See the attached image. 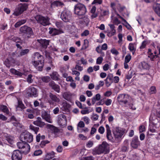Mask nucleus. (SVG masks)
<instances>
[{
    "mask_svg": "<svg viewBox=\"0 0 160 160\" xmlns=\"http://www.w3.org/2000/svg\"><path fill=\"white\" fill-rule=\"evenodd\" d=\"M109 150V145L106 142H103L98 147H96L93 149L92 154L96 155L102 153H107L108 152Z\"/></svg>",
    "mask_w": 160,
    "mask_h": 160,
    "instance_id": "1",
    "label": "nucleus"
},
{
    "mask_svg": "<svg viewBox=\"0 0 160 160\" xmlns=\"http://www.w3.org/2000/svg\"><path fill=\"white\" fill-rule=\"evenodd\" d=\"M74 11L75 14L82 16L84 15L85 13L86 9L83 4L78 3L75 6Z\"/></svg>",
    "mask_w": 160,
    "mask_h": 160,
    "instance_id": "2",
    "label": "nucleus"
},
{
    "mask_svg": "<svg viewBox=\"0 0 160 160\" xmlns=\"http://www.w3.org/2000/svg\"><path fill=\"white\" fill-rule=\"evenodd\" d=\"M37 22L44 26L49 24V19L47 17H43L41 15H38L35 17Z\"/></svg>",
    "mask_w": 160,
    "mask_h": 160,
    "instance_id": "3",
    "label": "nucleus"
},
{
    "mask_svg": "<svg viewBox=\"0 0 160 160\" xmlns=\"http://www.w3.org/2000/svg\"><path fill=\"white\" fill-rule=\"evenodd\" d=\"M20 139L22 142L30 143L33 140V136L29 132H24L21 135Z\"/></svg>",
    "mask_w": 160,
    "mask_h": 160,
    "instance_id": "4",
    "label": "nucleus"
},
{
    "mask_svg": "<svg viewBox=\"0 0 160 160\" xmlns=\"http://www.w3.org/2000/svg\"><path fill=\"white\" fill-rule=\"evenodd\" d=\"M112 132L115 140L118 142L123 135L124 131L119 128L116 127L113 130Z\"/></svg>",
    "mask_w": 160,
    "mask_h": 160,
    "instance_id": "5",
    "label": "nucleus"
},
{
    "mask_svg": "<svg viewBox=\"0 0 160 160\" xmlns=\"http://www.w3.org/2000/svg\"><path fill=\"white\" fill-rule=\"evenodd\" d=\"M27 7L28 5L26 3L19 4L15 9L13 15L16 16H19L26 10Z\"/></svg>",
    "mask_w": 160,
    "mask_h": 160,
    "instance_id": "6",
    "label": "nucleus"
},
{
    "mask_svg": "<svg viewBox=\"0 0 160 160\" xmlns=\"http://www.w3.org/2000/svg\"><path fill=\"white\" fill-rule=\"evenodd\" d=\"M71 14L70 12L67 10H65L62 12L60 18L64 22H70L71 20Z\"/></svg>",
    "mask_w": 160,
    "mask_h": 160,
    "instance_id": "7",
    "label": "nucleus"
},
{
    "mask_svg": "<svg viewBox=\"0 0 160 160\" xmlns=\"http://www.w3.org/2000/svg\"><path fill=\"white\" fill-rule=\"evenodd\" d=\"M111 18L113 23L116 25H118L121 23L120 21L118 19V18H121L124 22H126V20L121 17L117 12H115V13H112Z\"/></svg>",
    "mask_w": 160,
    "mask_h": 160,
    "instance_id": "8",
    "label": "nucleus"
},
{
    "mask_svg": "<svg viewBox=\"0 0 160 160\" xmlns=\"http://www.w3.org/2000/svg\"><path fill=\"white\" fill-rule=\"evenodd\" d=\"M118 99L120 104L126 105L128 101L129 97L128 95L121 94L119 95Z\"/></svg>",
    "mask_w": 160,
    "mask_h": 160,
    "instance_id": "9",
    "label": "nucleus"
},
{
    "mask_svg": "<svg viewBox=\"0 0 160 160\" xmlns=\"http://www.w3.org/2000/svg\"><path fill=\"white\" fill-rule=\"evenodd\" d=\"M58 123L59 124L62 126H65L67 124V119L66 116L63 114H60L58 115Z\"/></svg>",
    "mask_w": 160,
    "mask_h": 160,
    "instance_id": "10",
    "label": "nucleus"
},
{
    "mask_svg": "<svg viewBox=\"0 0 160 160\" xmlns=\"http://www.w3.org/2000/svg\"><path fill=\"white\" fill-rule=\"evenodd\" d=\"M12 160H21L22 158L21 153L19 150H14L12 152Z\"/></svg>",
    "mask_w": 160,
    "mask_h": 160,
    "instance_id": "11",
    "label": "nucleus"
},
{
    "mask_svg": "<svg viewBox=\"0 0 160 160\" xmlns=\"http://www.w3.org/2000/svg\"><path fill=\"white\" fill-rule=\"evenodd\" d=\"M140 142L138 136L134 137L132 139L131 143V146L133 148H137L140 145Z\"/></svg>",
    "mask_w": 160,
    "mask_h": 160,
    "instance_id": "12",
    "label": "nucleus"
},
{
    "mask_svg": "<svg viewBox=\"0 0 160 160\" xmlns=\"http://www.w3.org/2000/svg\"><path fill=\"white\" fill-rule=\"evenodd\" d=\"M28 96L30 97H37L38 93L37 89L33 87H31L28 89Z\"/></svg>",
    "mask_w": 160,
    "mask_h": 160,
    "instance_id": "13",
    "label": "nucleus"
},
{
    "mask_svg": "<svg viewBox=\"0 0 160 160\" xmlns=\"http://www.w3.org/2000/svg\"><path fill=\"white\" fill-rule=\"evenodd\" d=\"M44 60H37L33 61V65L35 67H37L40 71H41L42 68L44 66Z\"/></svg>",
    "mask_w": 160,
    "mask_h": 160,
    "instance_id": "14",
    "label": "nucleus"
},
{
    "mask_svg": "<svg viewBox=\"0 0 160 160\" xmlns=\"http://www.w3.org/2000/svg\"><path fill=\"white\" fill-rule=\"evenodd\" d=\"M20 31L21 32L26 34H32V31L31 28L26 26H24L20 28Z\"/></svg>",
    "mask_w": 160,
    "mask_h": 160,
    "instance_id": "15",
    "label": "nucleus"
},
{
    "mask_svg": "<svg viewBox=\"0 0 160 160\" xmlns=\"http://www.w3.org/2000/svg\"><path fill=\"white\" fill-rule=\"evenodd\" d=\"M105 127L106 130V136L107 139L112 142H114V139L112 136L111 131L109 125L106 124L105 126Z\"/></svg>",
    "mask_w": 160,
    "mask_h": 160,
    "instance_id": "16",
    "label": "nucleus"
},
{
    "mask_svg": "<svg viewBox=\"0 0 160 160\" xmlns=\"http://www.w3.org/2000/svg\"><path fill=\"white\" fill-rule=\"evenodd\" d=\"M42 117L46 121L50 123H52V121L50 116L49 114H48V112L44 111L42 112Z\"/></svg>",
    "mask_w": 160,
    "mask_h": 160,
    "instance_id": "17",
    "label": "nucleus"
},
{
    "mask_svg": "<svg viewBox=\"0 0 160 160\" xmlns=\"http://www.w3.org/2000/svg\"><path fill=\"white\" fill-rule=\"evenodd\" d=\"M152 8L155 12L160 17V4L157 2L154 3Z\"/></svg>",
    "mask_w": 160,
    "mask_h": 160,
    "instance_id": "18",
    "label": "nucleus"
},
{
    "mask_svg": "<svg viewBox=\"0 0 160 160\" xmlns=\"http://www.w3.org/2000/svg\"><path fill=\"white\" fill-rule=\"evenodd\" d=\"M113 76L112 74L108 75L105 80V84L106 87H109L111 85L113 82Z\"/></svg>",
    "mask_w": 160,
    "mask_h": 160,
    "instance_id": "19",
    "label": "nucleus"
},
{
    "mask_svg": "<svg viewBox=\"0 0 160 160\" xmlns=\"http://www.w3.org/2000/svg\"><path fill=\"white\" fill-rule=\"evenodd\" d=\"M158 122V120L156 117L153 114H152L149 118L150 125L151 124L155 125Z\"/></svg>",
    "mask_w": 160,
    "mask_h": 160,
    "instance_id": "20",
    "label": "nucleus"
},
{
    "mask_svg": "<svg viewBox=\"0 0 160 160\" xmlns=\"http://www.w3.org/2000/svg\"><path fill=\"white\" fill-rule=\"evenodd\" d=\"M50 30L49 33L52 34V35H56L61 34L63 32L61 30H58L54 28H49Z\"/></svg>",
    "mask_w": 160,
    "mask_h": 160,
    "instance_id": "21",
    "label": "nucleus"
},
{
    "mask_svg": "<svg viewBox=\"0 0 160 160\" xmlns=\"http://www.w3.org/2000/svg\"><path fill=\"white\" fill-rule=\"evenodd\" d=\"M49 86L54 91L58 93L60 92V87L59 85L56 84L53 81H51L49 83Z\"/></svg>",
    "mask_w": 160,
    "mask_h": 160,
    "instance_id": "22",
    "label": "nucleus"
},
{
    "mask_svg": "<svg viewBox=\"0 0 160 160\" xmlns=\"http://www.w3.org/2000/svg\"><path fill=\"white\" fill-rule=\"evenodd\" d=\"M33 60L34 61L44 60L43 57L38 52L34 53L32 56Z\"/></svg>",
    "mask_w": 160,
    "mask_h": 160,
    "instance_id": "23",
    "label": "nucleus"
},
{
    "mask_svg": "<svg viewBox=\"0 0 160 160\" xmlns=\"http://www.w3.org/2000/svg\"><path fill=\"white\" fill-rule=\"evenodd\" d=\"M37 42L39 43L42 47L46 48L49 44V41L46 39H38Z\"/></svg>",
    "mask_w": 160,
    "mask_h": 160,
    "instance_id": "24",
    "label": "nucleus"
},
{
    "mask_svg": "<svg viewBox=\"0 0 160 160\" xmlns=\"http://www.w3.org/2000/svg\"><path fill=\"white\" fill-rule=\"evenodd\" d=\"M33 124L40 127H42L45 124V123L41 121V118L40 117H38L36 121L33 122Z\"/></svg>",
    "mask_w": 160,
    "mask_h": 160,
    "instance_id": "25",
    "label": "nucleus"
},
{
    "mask_svg": "<svg viewBox=\"0 0 160 160\" xmlns=\"http://www.w3.org/2000/svg\"><path fill=\"white\" fill-rule=\"evenodd\" d=\"M128 48L133 54L136 50V45L134 43H130L128 45Z\"/></svg>",
    "mask_w": 160,
    "mask_h": 160,
    "instance_id": "26",
    "label": "nucleus"
},
{
    "mask_svg": "<svg viewBox=\"0 0 160 160\" xmlns=\"http://www.w3.org/2000/svg\"><path fill=\"white\" fill-rule=\"evenodd\" d=\"M30 147L29 144L27 143L25 144V146L23 147V149L21 150L22 153L24 154H28L30 151Z\"/></svg>",
    "mask_w": 160,
    "mask_h": 160,
    "instance_id": "27",
    "label": "nucleus"
},
{
    "mask_svg": "<svg viewBox=\"0 0 160 160\" xmlns=\"http://www.w3.org/2000/svg\"><path fill=\"white\" fill-rule=\"evenodd\" d=\"M101 99V95L99 93H98L96 95L93 97L92 98V105H94L96 101L100 100Z\"/></svg>",
    "mask_w": 160,
    "mask_h": 160,
    "instance_id": "28",
    "label": "nucleus"
},
{
    "mask_svg": "<svg viewBox=\"0 0 160 160\" xmlns=\"http://www.w3.org/2000/svg\"><path fill=\"white\" fill-rule=\"evenodd\" d=\"M10 72L12 74H14L19 77L21 76L23 74V73L22 72L17 71L14 68H12L10 69Z\"/></svg>",
    "mask_w": 160,
    "mask_h": 160,
    "instance_id": "29",
    "label": "nucleus"
},
{
    "mask_svg": "<svg viewBox=\"0 0 160 160\" xmlns=\"http://www.w3.org/2000/svg\"><path fill=\"white\" fill-rule=\"evenodd\" d=\"M140 64L141 65L142 68L143 69H148L150 68V65L148 63L145 61L141 62Z\"/></svg>",
    "mask_w": 160,
    "mask_h": 160,
    "instance_id": "30",
    "label": "nucleus"
},
{
    "mask_svg": "<svg viewBox=\"0 0 160 160\" xmlns=\"http://www.w3.org/2000/svg\"><path fill=\"white\" fill-rule=\"evenodd\" d=\"M59 75L56 72H53L51 75V78L55 80H59Z\"/></svg>",
    "mask_w": 160,
    "mask_h": 160,
    "instance_id": "31",
    "label": "nucleus"
},
{
    "mask_svg": "<svg viewBox=\"0 0 160 160\" xmlns=\"http://www.w3.org/2000/svg\"><path fill=\"white\" fill-rule=\"evenodd\" d=\"M69 107V105L66 102H63L62 104L61 108L62 111H66Z\"/></svg>",
    "mask_w": 160,
    "mask_h": 160,
    "instance_id": "32",
    "label": "nucleus"
},
{
    "mask_svg": "<svg viewBox=\"0 0 160 160\" xmlns=\"http://www.w3.org/2000/svg\"><path fill=\"white\" fill-rule=\"evenodd\" d=\"M63 5V3L59 1H54L51 3V7L53 6H60Z\"/></svg>",
    "mask_w": 160,
    "mask_h": 160,
    "instance_id": "33",
    "label": "nucleus"
},
{
    "mask_svg": "<svg viewBox=\"0 0 160 160\" xmlns=\"http://www.w3.org/2000/svg\"><path fill=\"white\" fill-rule=\"evenodd\" d=\"M50 98L53 101L56 102H59L60 100L56 95L51 93L49 95Z\"/></svg>",
    "mask_w": 160,
    "mask_h": 160,
    "instance_id": "34",
    "label": "nucleus"
},
{
    "mask_svg": "<svg viewBox=\"0 0 160 160\" xmlns=\"http://www.w3.org/2000/svg\"><path fill=\"white\" fill-rule=\"evenodd\" d=\"M119 4L118 3H115L114 2H112L111 3V7L113 10V12L112 13H115L116 12V9L118 7V5Z\"/></svg>",
    "mask_w": 160,
    "mask_h": 160,
    "instance_id": "35",
    "label": "nucleus"
},
{
    "mask_svg": "<svg viewBox=\"0 0 160 160\" xmlns=\"http://www.w3.org/2000/svg\"><path fill=\"white\" fill-rule=\"evenodd\" d=\"M26 22V20L25 19L22 20L17 22L15 24L14 26L16 28L18 27L21 25L25 23Z\"/></svg>",
    "mask_w": 160,
    "mask_h": 160,
    "instance_id": "36",
    "label": "nucleus"
},
{
    "mask_svg": "<svg viewBox=\"0 0 160 160\" xmlns=\"http://www.w3.org/2000/svg\"><path fill=\"white\" fill-rule=\"evenodd\" d=\"M5 137L6 138V140L9 143H12V142L14 139L13 137L8 135H5Z\"/></svg>",
    "mask_w": 160,
    "mask_h": 160,
    "instance_id": "37",
    "label": "nucleus"
},
{
    "mask_svg": "<svg viewBox=\"0 0 160 160\" xmlns=\"http://www.w3.org/2000/svg\"><path fill=\"white\" fill-rule=\"evenodd\" d=\"M0 108L3 112L8 114L9 113L8 109L6 106L4 105H1Z\"/></svg>",
    "mask_w": 160,
    "mask_h": 160,
    "instance_id": "38",
    "label": "nucleus"
},
{
    "mask_svg": "<svg viewBox=\"0 0 160 160\" xmlns=\"http://www.w3.org/2000/svg\"><path fill=\"white\" fill-rule=\"evenodd\" d=\"M29 128L31 130L33 131L36 134L37 133L39 129V128L35 127L32 125H30Z\"/></svg>",
    "mask_w": 160,
    "mask_h": 160,
    "instance_id": "39",
    "label": "nucleus"
},
{
    "mask_svg": "<svg viewBox=\"0 0 160 160\" xmlns=\"http://www.w3.org/2000/svg\"><path fill=\"white\" fill-rule=\"evenodd\" d=\"M29 51V50L28 49H26L21 50L19 53V56H22L27 54Z\"/></svg>",
    "mask_w": 160,
    "mask_h": 160,
    "instance_id": "40",
    "label": "nucleus"
},
{
    "mask_svg": "<svg viewBox=\"0 0 160 160\" xmlns=\"http://www.w3.org/2000/svg\"><path fill=\"white\" fill-rule=\"evenodd\" d=\"M54 157V153L53 152H52L50 153H48L46 155V158L48 159H49L53 158Z\"/></svg>",
    "mask_w": 160,
    "mask_h": 160,
    "instance_id": "41",
    "label": "nucleus"
},
{
    "mask_svg": "<svg viewBox=\"0 0 160 160\" xmlns=\"http://www.w3.org/2000/svg\"><path fill=\"white\" fill-rule=\"evenodd\" d=\"M63 97L66 100L69 101L71 98V94L67 92H65L63 94Z\"/></svg>",
    "mask_w": 160,
    "mask_h": 160,
    "instance_id": "42",
    "label": "nucleus"
},
{
    "mask_svg": "<svg viewBox=\"0 0 160 160\" xmlns=\"http://www.w3.org/2000/svg\"><path fill=\"white\" fill-rule=\"evenodd\" d=\"M26 144L27 143H24L22 142H18L17 143V145L19 149H21V150H22L23 147H24L25 146V144Z\"/></svg>",
    "mask_w": 160,
    "mask_h": 160,
    "instance_id": "43",
    "label": "nucleus"
},
{
    "mask_svg": "<svg viewBox=\"0 0 160 160\" xmlns=\"http://www.w3.org/2000/svg\"><path fill=\"white\" fill-rule=\"evenodd\" d=\"M99 116L98 115L95 113H93L91 116V119L93 121H96L98 118Z\"/></svg>",
    "mask_w": 160,
    "mask_h": 160,
    "instance_id": "44",
    "label": "nucleus"
},
{
    "mask_svg": "<svg viewBox=\"0 0 160 160\" xmlns=\"http://www.w3.org/2000/svg\"><path fill=\"white\" fill-rule=\"evenodd\" d=\"M12 39L16 43L21 44L22 43V40L18 38L14 37Z\"/></svg>",
    "mask_w": 160,
    "mask_h": 160,
    "instance_id": "45",
    "label": "nucleus"
},
{
    "mask_svg": "<svg viewBox=\"0 0 160 160\" xmlns=\"http://www.w3.org/2000/svg\"><path fill=\"white\" fill-rule=\"evenodd\" d=\"M116 33V30L115 29H112L111 31L108 32L107 34V35L109 37H111L114 35Z\"/></svg>",
    "mask_w": 160,
    "mask_h": 160,
    "instance_id": "46",
    "label": "nucleus"
},
{
    "mask_svg": "<svg viewBox=\"0 0 160 160\" xmlns=\"http://www.w3.org/2000/svg\"><path fill=\"white\" fill-rule=\"evenodd\" d=\"M41 79L43 82H48L50 80V77L48 76L43 77H41Z\"/></svg>",
    "mask_w": 160,
    "mask_h": 160,
    "instance_id": "47",
    "label": "nucleus"
},
{
    "mask_svg": "<svg viewBox=\"0 0 160 160\" xmlns=\"http://www.w3.org/2000/svg\"><path fill=\"white\" fill-rule=\"evenodd\" d=\"M93 142L92 141L89 140L87 142L86 146L87 148H90L93 146Z\"/></svg>",
    "mask_w": 160,
    "mask_h": 160,
    "instance_id": "48",
    "label": "nucleus"
},
{
    "mask_svg": "<svg viewBox=\"0 0 160 160\" xmlns=\"http://www.w3.org/2000/svg\"><path fill=\"white\" fill-rule=\"evenodd\" d=\"M131 59V56L130 54L127 55L125 58V62L128 63Z\"/></svg>",
    "mask_w": 160,
    "mask_h": 160,
    "instance_id": "49",
    "label": "nucleus"
},
{
    "mask_svg": "<svg viewBox=\"0 0 160 160\" xmlns=\"http://www.w3.org/2000/svg\"><path fill=\"white\" fill-rule=\"evenodd\" d=\"M103 58L101 57H98L96 60V64H101L102 62Z\"/></svg>",
    "mask_w": 160,
    "mask_h": 160,
    "instance_id": "50",
    "label": "nucleus"
},
{
    "mask_svg": "<svg viewBox=\"0 0 160 160\" xmlns=\"http://www.w3.org/2000/svg\"><path fill=\"white\" fill-rule=\"evenodd\" d=\"M98 132L101 134H103L105 132V129L103 127L100 126L98 128Z\"/></svg>",
    "mask_w": 160,
    "mask_h": 160,
    "instance_id": "51",
    "label": "nucleus"
},
{
    "mask_svg": "<svg viewBox=\"0 0 160 160\" xmlns=\"http://www.w3.org/2000/svg\"><path fill=\"white\" fill-rule=\"evenodd\" d=\"M78 132H86L88 131V129L87 128H85L82 129H79L78 128Z\"/></svg>",
    "mask_w": 160,
    "mask_h": 160,
    "instance_id": "52",
    "label": "nucleus"
},
{
    "mask_svg": "<svg viewBox=\"0 0 160 160\" xmlns=\"http://www.w3.org/2000/svg\"><path fill=\"white\" fill-rule=\"evenodd\" d=\"M89 112H90L88 109L87 108H86L85 109L82 110L81 111V112L82 114H88Z\"/></svg>",
    "mask_w": 160,
    "mask_h": 160,
    "instance_id": "53",
    "label": "nucleus"
},
{
    "mask_svg": "<svg viewBox=\"0 0 160 160\" xmlns=\"http://www.w3.org/2000/svg\"><path fill=\"white\" fill-rule=\"evenodd\" d=\"M78 62H81V64H83V65H86L87 64V61L82 57L81 58L80 60L78 61Z\"/></svg>",
    "mask_w": 160,
    "mask_h": 160,
    "instance_id": "54",
    "label": "nucleus"
},
{
    "mask_svg": "<svg viewBox=\"0 0 160 160\" xmlns=\"http://www.w3.org/2000/svg\"><path fill=\"white\" fill-rule=\"evenodd\" d=\"M118 37L119 39L118 42L119 44L121 43L122 41L123 36L122 34L119 33L118 35Z\"/></svg>",
    "mask_w": 160,
    "mask_h": 160,
    "instance_id": "55",
    "label": "nucleus"
},
{
    "mask_svg": "<svg viewBox=\"0 0 160 160\" xmlns=\"http://www.w3.org/2000/svg\"><path fill=\"white\" fill-rule=\"evenodd\" d=\"M118 7L117 8V9L120 12H122L124 9H125V7H122L120 4L118 5Z\"/></svg>",
    "mask_w": 160,
    "mask_h": 160,
    "instance_id": "56",
    "label": "nucleus"
},
{
    "mask_svg": "<svg viewBox=\"0 0 160 160\" xmlns=\"http://www.w3.org/2000/svg\"><path fill=\"white\" fill-rule=\"evenodd\" d=\"M4 64L8 68H9L11 66L10 62L8 59H7L5 61Z\"/></svg>",
    "mask_w": 160,
    "mask_h": 160,
    "instance_id": "57",
    "label": "nucleus"
},
{
    "mask_svg": "<svg viewBox=\"0 0 160 160\" xmlns=\"http://www.w3.org/2000/svg\"><path fill=\"white\" fill-rule=\"evenodd\" d=\"M156 92L155 87L152 86L150 88V93L151 94L155 93Z\"/></svg>",
    "mask_w": 160,
    "mask_h": 160,
    "instance_id": "58",
    "label": "nucleus"
},
{
    "mask_svg": "<svg viewBox=\"0 0 160 160\" xmlns=\"http://www.w3.org/2000/svg\"><path fill=\"white\" fill-rule=\"evenodd\" d=\"M111 52L113 54L117 55L119 54L118 52L114 48L112 49L111 50Z\"/></svg>",
    "mask_w": 160,
    "mask_h": 160,
    "instance_id": "59",
    "label": "nucleus"
},
{
    "mask_svg": "<svg viewBox=\"0 0 160 160\" xmlns=\"http://www.w3.org/2000/svg\"><path fill=\"white\" fill-rule=\"evenodd\" d=\"M42 153V151L40 150H38L35 151L34 153L35 156H37L40 155Z\"/></svg>",
    "mask_w": 160,
    "mask_h": 160,
    "instance_id": "60",
    "label": "nucleus"
},
{
    "mask_svg": "<svg viewBox=\"0 0 160 160\" xmlns=\"http://www.w3.org/2000/svg\"><path fill=\"white\" fill-rule=\"evenodd\" d=\"M145 128L144 125H141L139 127V132L141 133L142 132L145 131Z\"/></svg>",
    "mask_w": 160,
    "mask_h": 160,
    "instance_id": "61",
    "label": "nucleus"
},
{
    "mask_svg": "<svg viewBox=\"0 0 160 160\" xmlns=\"http://www.w3.org/2000/svg\"><path fill=\"white\" fill-rule=\"evenodd\" d=\"M112 102V100L111 99H107L105 102V103L107 106L110 105Z\"/></svg>",
    "mask_w": 160,
    "mask_h": 160,
    "instance_id": "62",
    "label": "nucleus"
},
{
    "mask_svg": "<svg viewBox=\"0 0 160 160\" xmlns=\"http://www.w3.org/2000/svg\"><path fill=\"white\" fill-rule=\"evenodd\" d=\"M78 127L79 128H83L85 126V124L84 122L82 121H80L78 124Z\"/></svg>",
    "mask_w": 160,
    "mask_h": 160,
    "instance_id": "63",
    "label": "nucleus"
},
{
    "mask_svg": "<svg viewBox=\"0 0 160 160\" xmlns=\"http://www.w3.org/2000/svg\"><path fill=\"white\" fill-rule=\"evenodd\" d=\"M109 67L108 64H105L103 67V69L104 71H107L109 68Z\"/></svg>",
    "mask_w": 160,
    "mask_h": 160,
    "instance_id": "64",
    "label": "nucleus"
}]
</instances>
